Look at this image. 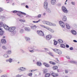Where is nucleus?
<instances>
[{
  "label": "nucleus",
  "mask_w": 77,
  "mask_h": 77,
  "mask_svg": "<svg viewBox=\"0 0 77 77\" xmlns=\"http://www.w3.org/2000/svg\"><path fill=\"white\" fill-rule=\"evenodd\" d=\"M51 75H52L53 77H57V76H59V75L57 74H56L53 72L51 73Z\"/></svg>",
  "instance_id": "obj_11"
},
{
  "label": "nucleus",
  "mask_w": 77,
  "mask_h": 77,
  "mask_svg": "<svg viewBox=\"0 0 77 77\" xmlns=\"http://www.w3.org/2000/svg\"><path fill=\"white\" fill-rule=\"evenodd\" d=\"M19 69L22 71H25L26 70V68H25V67H22L19 68Z\"/></svg>",
  "instance_id": "obj_10"
},
{
  "label": "nucleus",
  "mask_w": 77,
  "mask_h": 77,
  "mask_svg": "<svg viewBox=\"0 0 77 77\" xmlns=\"http://www.w3.org/2000/svg\"><path fill=\"white\" fill-rule=\"evenodd\" d=\"M21 75H20L19 74H18L16 76V77H21Z\"/></svg>",
  "instance_id": "obj_44"
},
{
  "label": "nucleus",
  "mask_w": 77,
  "mask_h": 77,
  "mask_svg": "<svg viewBox=\"0 0 77 77\" xmlns=\"http://www.w3.org/2000/svg\"><path fill=\"white\" fill-rule=\"evenodd\" d=\"M46 14V13H44L43 14V15H44V16H45V15Z\"/></svg>",
  "instance_id": "obj_63"
},
{
  "label": "nucleus",
  "mask_w": 77,
  "mask_h": 77,
  "mask_svg": "<svg viewBox=\"0 0 77 77\" xmlns=\"http://www.w3.org/2000/svg\"><path fill=\"white\" fill-rule=\"evenodd\" d=\"M28 75H29V76H31L32 75V73H29L28 74Z\"/></svg>",
  "instance_id": "obj_42"
},
{
  "label": "nucleus",
  "mask_w": 77,
  "mask_h": 77,
  "mask_svg": "<svg viewBox=\"0 0 77 77\" xmlns=\"http://www.w3.org/2000/svg\"><path fill=\"white\" fill-rule=\"evenodd\" d=\"M49 54H50V55H51V56H53V55L51 53H48Z\"/></svg>",
  "instance_id": "obj_52"
},
{
  "label": "nucleus",
  "mask_w": 77,
  "mask_h": 77,
  "mask_svg": "<svg viewBox=\"0 0 77 77\" xmlns=\"http://www.w3.org/2000/svg\"><path fill=\"white\" fill-rule=\"evenodd\" d=\"M20 13H19L17 14V15L19 17H21V14Z\"/></svg>",
  "instance_id": "obj_41"
},
{
  "label": "nucleus",
  "mask_w": 77,
  "mask_h": 77,
  "mask_svg": "<svg viewBox=\"0 0 77 77\" xmlns=\"http://www.w3.org/2000/svg\"><path fill=\"white\" fill-rule=\"evenodd\" d=\"M19 13H21V14H22L23 15H26V14L24 12H23L21 11H18Z\"/></svg>",
  "instance_id": "obj_33"
},
{
  "label": "nucleus",
  "mask_w": 77,
  "mask_h": 77,
  "mask_svg": "<svg viewBox=\"0 0 77 77\" xmlns=\"http://www.w3.org/2000/svg\"><path fill=\"white\" fill-rule=\"evenodd\" d=\"M71 3L72 5H75V3H74V2H72Z\"/></svg>",
  "instance_id": "obj_55"
},
{
  "label": "nucleus",
  "mask_w": 77,
  "mask_h": 77,
  "mask_svg": "<svg viewBox=\"0 0 77 77\" xmlns=\"http://www.w3.org/2000/svg\"><path fill=\"white\" fill-rule=\"evenodd\" d=\"M59 24L60 25V26L62 27V28H64V27H65V24L62 21H59Z\"/></svg>",
  "instance_id": "obj_5"
},
{
  "label": "nucleus",
  "mask_w": 77,
  "mask_h": 77,
  "mask_svg": "<svg viewBox=\"0 0 77 77\" xmlns=\"http://www.w3.org/2000/svg\"><path fill=\"white\" fill-rule=\"evenodd\" d=\"M66 28H67L68 29H69L71 28L69 25L67 23H66Z\"/></svg>",
  "instance_id": "obj_17"
},
{
  "label": "nucleus",
  "mask_w": 77,
  "mask_h": 77,
  "mask_svg": "<svg viewBox=\"0 0 77 77\" xmlns=\"http://www.w3.org/2000/svg\"><path fill=\"white\" fill-rule=\"evenodd\" d=\"M56 60H57V61H58V62H59V60H58V58H56Z\"/></svg>",
  "instance_id": "obj_64"
},
{
  "label": "nucleus",
  "mask_w": 77,
  "mask_h": 77,
  "mask_svg": "<svg viewBox=\"0 0 77 77\" xmlns=\"http://www.w3.org/2000/svg\"><path fill=\"white\" fill-rule=\"evenodd\" d=\"M31 28L32 29H33L34 30V29H36V28L37 27H36V25H34V26H30Z\"/></svg>",
  "instance_id": "obj_14"
},
{
  "label": "nucleus",
  "mask_w": 77,
  "mask_h": 77,
  "mask_svg": "<svg viewBox=\"0 0 77 77\" xmlns=\"http://www.w3.org/2000/svg\"><path fill=\"white\" fill-rule=\"evenodd\" d=\"M38 18H41V14H39L38 15Z\"/></svg>",
  "instance_id": "obj_46"
},
{
  "label": "nucleus",
  "mask_w": 77,
  "mask_h": 77,
  "mask_svg": "<svg viewBox=\"0 0 77 77\" xmlns=\"http://www.w3.org/2000/svg\"><path fill=\"white\" fill-rule=\"evenodd\" d=\"M2 11H3V9L0 8V12H2Z\"/></svg>",
  "instance_id": "obj_57"
},
{
  "label": "nucleus",
  "mask_w": 77,
  "mask_h": 77,
  "mask_svg": "<svg viewBox=\"0 0 77 77\" xmlns=\"http://www.w3.org/2000/svg\"><path fill=\"white\" fill-rule=\"evenodd\" d=\"M56 2V0H52L51 1V4L52 5H54Z\"/></svg>",
  "instance_id": "obj_20"
},
{
  "label": "nucleus",
  "mask_w": 77,
  "mask_h": 77,
  "mask_svg": "<svg viewBox=\"0 0 77 77\" xmlns=\"http://www.w3.org/2000/svg\"><path fill=\"white\" fill-rule=\"evenodd\" d=\"M45 50H46V51H48V49H47V48H45Z\"/></svg>",
  "instance_id": "obj_61"
},
{
  "label": "nucleus",
  "mask_w": 77,
  "mask_h": 77,
  "mask_svg": "<svg viewBox=\"0 0 77 77\" xmlns=\"http://www.w3.org/2000/svg\"><path fill=\"white\" fill-rule=\"evenodd\" d=\"M3 23L2 22H0V27H2L3 25Z\"/></svg>",
  "instance_id": "obj_35"
},
{
  "label": "nucleus",
  "mask_w": 77,
  "mask_h": 77,
  "mask_svg": "<svg viewBox=\"0 0 77 77\" xmlns=\"http://www.w3.org/2000/svg\"><path fill=\"white\" fill-rule=\"evenodd\" d=\"M50 76V74L49 73H46L45 75V77H49Z\"/></svg>",
  "instance_id": "obj_22"
},
{
  "label": "nucleus",
  "mask_w": 77,
  "mask_h": 77,
  "mask_svg": "<svg viewBox=\"0 0 77 77\" xmlns=\"http://www.w3.org/2000/svg\"><path fill=\"white\" fill-rule=\"evenodd\" d=\"M43 72L44 74H45V73H47V69H44L43 70Z\"/></svg>",
  "instance_id": "obj_26"
},
{
  "label": "nucleus",
  "mask_w": 77,
  "mask_h": 77,
  "mask_svg": "<svg viewBox=\"0 0 77 77\" xmlns=\"http://www.w3.org/2000/svg\"><path fill=\"white\" fill-rule=\"evenodd\" d=\"M13 12L14 13V14H15V13H17V12H18V11H13Z\"/></svg>",
  "instance_id": "obj_45"
},
{
  "label": "nucleus",
  "mask_w": 77,
  "mask_h": 77,
  "mask_svg": "<svg viewBox=\"0 0 77 77\" xmlns=\"http://www.w3.org/2000/svg\"><path fill=\"white\" fill-rule=\"evenodd\" d=\"M52 26H56V24L54 23H52Z\"/></svg>",
  "instance_id": "obj_51"
},
{
  "label": "nucleus",
  "mask_w": 77,
  "mask_h": 77,
  "mask_svg": "<svg viewBox=\"0 0 77 77\" xmlns=\"http://www.w3.org/2000/svg\"><path fill=\"white\" fill-rule=\"evenodd\" d=\"M62 20L63 21H66V20H67L66 17L65 15H63Z\"/></svg>",
  "instance_id": "obj_8"
},
{
  "label": "nucleus",
  "mask_w": 77,
  "mask_h": 77,
  "mask_svg": "<svg viewBox=\"0 0 77 77\" xmlns=\"http://www.w3.org/2000/svg\"><path fill=\"white\" fill-rule=\"evenodd\" d=\"M66 48H69V45H66Z\"/></svg>",
  "instance_id": "obj_50"
},
{
  "label": "nucleus",
  "mask_w": 77,
  "mask_h": 77,
  "mask_svg": "<svg viewBox=\"0 0 77 77\" xmlns=\"http://www.w3.org/2000/svg\"><path fill=\"white\" fill-rule=\"evenodd\" d=\"M24 29L26 31H27L28 32L30 31V28L29 27H25L24 28Z\"/></svg>",
  "instance_id": "obj_13"
},
{
  "label": "nucleus",
  "mask_w": 77,
  "mask_h": 77,
  "mask_svg": "<svg viewBox=\"0 0 77 77\" xmlns=\"http://www.w3.org/2000/svg\"><path fill=\"white\" fill-rule=\"evenodd\" d=\"M46 38L47 40H49V39L51 38V35H47Z\"/></svg>",
  "instance_id": "obj_9"
},
{
  "label": "nucleus",
  "mask_w": 77,
  "mask_h": 77,
  "mask_svg": "<svg viewBox=\"0 0 77 77\" xmlns=\"http://www.w3.org/2000/svg\"><path fill=\"white\" fill-rule=\"evenodd\" d=\"M25 7L26 8H27V9H28L29 8V6H28L27 5H26Z\"/></svg>",
  "instance_id": "obj_56"
},
{
  "label": "nucleus",
  "mask_w": 77,
  "mask_h": 77,
  "mask_svg": "<svg viewBox=\"0 0 77 77\" xmlns=\"http://www.w3.org/2000/svg\"><path fill=\"white\" fill-rule=\"evenodd\" d=\"M12 60H13L12 58H9V62L10 63H11V62H12Z\"/></svg>",
  "instance_id": "obj_34"
},
{
  "label": "nucleus",
  "mask_w": 77,
  "mask_h": 77,
  "mask_svg": "<svg viewBox=\"0 0 77 77\" xmlns=\"http://www.w3.org/2000/svg\"><path fill=\"white\" fill-rule=\"evenodd\" d=\"M69 50H73V48H72V47L70 48Z\"/></svg>",
  "instance_id": "obj_48"
},
{
  "label": "nucleus",
  "mask_w": 77,
  "mask_h": 77,
  "mask_svg": "<svg viewBox=\"0 0 77 77\" xmlns=\"http://www.w3.org/2000/svg\"><path fill=\"white\" fill-rule=\"evenodd\" d=\"M47 25H48L49 26H53V23L51 22H48V23H47Z\"/></svg>",
  "instance_id": "obj_25"
},
{
  "label": "nucleus",
  "mask_w": 77,
  "mask_h": 77,
  "mask_svg": "<svg viewBox=\"0 0 77 77\" xmlns=\"http://www.w3.org/2000/svg\"><path fill=\"white\" fill-rule=\"evenodd\" d=\"M44 7L45 9H47V7H48V3L47 2H45L44 3Z\"/></svg>",
  "instance_id": "obj_7"
},
{
  "label": "nucleus",
  "mask_w": 77,
  "mask_h": 77,
  "mask_svg": "<svg viewBox=\"0 0 77 77\" xmlns=\"http://www.w3.org/2000/svg\"><path fill=\"white\" fill-rule=\"evenodd\" d=\"M2 48L4 50H6V47H5V46H3Z\"/></svg>",
  "instance_id": "obj_39"
},
{
  "label": "nucleus",
  "mask_w": 77,
  "mask_h": 77,
  "mask_svg": "<svg viewBox=\"0 0 77 77\" xmlns=\"http://www.w3.org/2000/svg\"><path fill=\"white\" fill-rule=\"evenodd\" d=\"M43 23H44V24H47L48 22L44 21H43Z\"/></svg>",
  "instance_id": "obj_38"
},
{
  "label": "nucleus",
  "mask_w": 77,
  "mask_h": 77,
  "mask_svg": "<svg viewBox=\"0 0 77 77\" xmlns=\"http://www.w3.org/2000/svg\"><path fill=\"white\" fill-rule=\"evenodd\" d=\"M60 46L62 48H65V45L63 44H61Z\"/></svg>",
  "instance_id": "obj_31"
},
{
  "label": "nucleus",
  "mask_w": 77,
  "mask_h": 77,
  "mask_svg": "<svg viewBox=\"0 0 77 77\" xmlns=\"http://www.w3.org/2000/svg\"><path fill=\"white\" fill-rule=\"evenodd\" d=\"M57 41H55L54 42V45H57Z\"/></svg>",
  "instance_id": "obj_36"
},
{
  "label": "nucleus",
  "mask_w": 77,
  "mask_h": 77,
  "mask_svg": "<svg viewBox=\"0 0 77 77\" xmlns=\"http://www.w3.org/2000/svg\"><path fill=\"white\" fill-rule=\"evenodd\" d=\"M40 26L42 27H43V28H45V26L44 25H40Z\"/></svg>",
  "instance_id": "obj_49"
},
{
  "label": "nucleus",
  "mask_w": 77,
  "mask_h": 77,
  "mask_svg": "<svg viewBox=\"0 0 77 77\" xmlns=\"http://www.w3.org/2000/svg\"><path fill=\"white\" fill-rule=\"evenodd\" d=\"M52 50L54 51L56 53H57L59 54H62V51H61L60 50H59L57 49L56 48L55 49H52Z\"/></svg>",
  "instance_id": "obj_2"
},
{
  "label": "nucleus",
  "mask_w": 77,
  "mask_h": 77,
  "mask_svg": "<svg viewBox=\"0 0 77 77\" xmlns=\"http://www.w3.org/2000/svg\"><path fill=\"white\" fill-rule=\"evenodd\" d=\"M37 34L38 35L40 36H43L44 35V32L42 31H38L37 32Z\"/></svg>",
  "instance_id": "obj_4"
},
{
  "label": "nucleus",
  "mask_w": 77,
  "mask_h": 77,
  "mask_svg": "<svg viewBox=\"0 0 77 77\" xmlns=\"http://www.w3.org/2000/svg\"><path fill=\"white\" fill-rule=\"evenodd\" d=\"M11 51L10 50L8 51L7 52V53L8 54H11Z\"/></svg>",
  "instance_id": "obj_32"
},
{
  "label": "nucleus",
  "mask_w": 77,
  "mask_h": 77,
  "mask_svg": "<svg viewBox=\"0 0 77 77\" xmlns=\"http://www.w3.org/2000/svg\"><path fill=\"white\" fill-rule=\"evenodd\" d=\"M53 61H50L49 62V63H51V64H52V63H53Z\"/></svg>",
  "instance_id": "obj_62"
},
{
  "label": "nucleus",
  "mask_w": 77,
  "mask_h": 77,
  "mask_svg": "<svg viewBox=\"0 0 77 77\" xmlns=\"http://www.w3.org/2000/svg\"><path fill=\"white\" fill-rule=\"evenodd\" d=\"M52 65H56V63H55L54 62H52Z\"/></svg>",
  "instance_id": "obj_60"
},
{
  "label": "nucleus",
  "mask_w": 77,
  "mask_h": 77,
  "mask_svg": "<svg viewBox=\"0 0 77 77\" xmlns=\"http://www.w3.org/2000/svg\"><path fill=\"white\" fill-rule=\"evenodd\" d=\"M38 70V69H35V70H33L32 71V72H33L34 71H37Z\"/></svg>",
  "instance_id": "obj_58"
},
{
  "label": "nucleus",
  "mask_w": 77,
  "mask_h": 77,
  "mask_svg": "<svg viewBox=\"0 0 77 77\" xmlns=\"http://www.w3.org/2000/svg\"><path fill=\"white\" fill-rule=\"evenodd\" d=\"M70 62L72 63H74L75 64H76L77 63V62H75V61H70Z\"/></svg>",
  "instance_id": "obj_30"
},
{
  "label": "nucleus",
  "mask_w": 77,
  "mask_h": 77,
  "mask_svg": "<svg viewBox=\"0 0 77 77\" xmlns=\"http://www.w3.org/2000/svg\"><path fill=\"white\" fill-rule=\"evenodd\" d=\"M3 27H4L6 30H9V26L5 24H3Z\"/></svg>",
  "instance_id": "obj_6"
},
{
  "label": "nucleus",
  "mask_w": 77,
  "mask_h": 77,
  "mask_svg": "<svg viewBox=\"0 0 77 77\" xmlns=\"http://www.w3.org/2000/svg\"><path fill=\"white\" fill-rule=\"evenodd\" d=\"M20 33L21 34H23L24 33V30L23 29H21L20 30Z\"/></svg>",
  "instance_id": "obj_24"
},
{
  "label": "nucleus",
  "mask_w": 77,
  "mask_h": 77,
  "mask_svg": "<svg viewBox=\"0 0 77 77\" xmlns=\"http://www.w3.org/2000/svg\"><path fill=\"white\" fill-rule=\"evenodd\" d=\"M53 69H57L58 68V67L57 66H54L53 67Z\"/></svg>",
  "instance_id": "obj_29"
},
{
  "label": "nucleus",
  "mask_w": 77,
  "mask_h": 77,
  "mask_svg": "<svg viewBox=\"0 0 77 77\" xmlns=\"http://www.w3.org/2000/svg\"><path fill=\"white\" fill-rule=\"evenodd\" d=\"M1 43L2 44H6V41L5 39H2L1 40Z\"/></svg>",
  "instance_id": "obj_12"
},
{
  "label": "nucleus",
  "mask_w": 77,
  "mask_h": 77,
  "mask_svg": "<svg viewBox=\"0 0 77 77\" xmlns=\"http://www.w3.org/2000/svg\"><path fill=\"white\" fill-rule=\"evenodd\" d=\"M5 33V32L3 31H0V35H3V34Z\"/></svg>",
  "instance_id": "obj_28"
},
{
  "label": "nucleus",
  "mask_w": 77,
  "mask_h": 77,
  "mask_svg": "<svg viewBox=\"0 0 77 77\" xmlns=\"http://www.w3.org/2000/svg\"><path fill=\"white\" fill-rule=\"evenodd\" d=\"M20 21L21 23H23L24 22H25V20H22V19H21L20 20Z\"/></svg>",
  "instance_id": "obj_40"
},
{
  "label": "nucleus",
  "mask_w": 77,
  "mask_h": 77,
  "mask_svg": "<svg viewBox=\"0 0 77 77\" xmlns=\"http://www.w3.org/2000/svg\"><path fill=\"white\" fill-rule=\"evenodd\" d=\"M43 65H45V66H46V67H47L48 68V67H50V65L47 63H43Z\"/></svg>",
  "instance_id": "obj_16"
},
{
  "label": "nucleus",
  "mask_w": 77,
  "mask_h": 77,
  "mask_svg": "<svg viewBox=\"0 0 77 77\" xmlns=\"http://www.w3.org/2000/svg\"><path fill=\"white\" fill-rule=\"evenodd\" d=\"M2 77H7V76L6 75H4L2 76Z\"/></svg>",
  "instance_id": "obj_54"
},
{
  "label": "nucleus",
  "mask_w": 77,
  "mask_h": 77,
  "mask_svg": "<svg viewBox=\"0 0 77 77\" xmlns=\"http://www.w3.org/2000/svg\"><path fill=\"white\" fill-rule=\"evenodd\" d=\"M29 51H30V52H31V53H33V52H34V51L33 50H29Z\"/></svg>",
  "instance_id": "obj_47"
},
{
  "label": "nucleus",
  "mask_w": 77,
  "mask_h": 77,
  "mask_svg": "<svg viewBox=\"0 0 77 77\" xmlns=\"http://www.w3.org/2000/svg\"><path fill=\"white\" fill-rule=\"evenodd\" d=\"M15 27H11L9 28L8 31L10 32H11V36H14V35H15V34L16 32H15Z\"/></svg>",
  "instance_id": "obj_1"
},
{
  "label": "nucleus",
  "mask_w": 77,
  "mask_h": 77,
  "mask_svg": "<svg viewBox=\"0 0 77 77\" xmlns=\"http://www.w3.org/2000/svg\"><path fill=\"white\" fill-rule=\"evenodd\" d=\"M65 73H67L68 72V70L65 69Z\"/></svg>",
  "instance_id": "obj_43"
},
{
  "label": "nucleus",
  "mask_w": 77,
  "mask_h": 77,
  "mask_svg": "<svg viewBox=\"0 0 77 77\" xmlns=\"http://www.w3.org/2000/svg\"><path fill=\"white\" fill-rule=\"evenodd\" d=\"M66 58H67V59H70V57H69V56H67L66 57Z\"/></svg>",
  "instance_id": "obj_53"
},
{
  "label": "nucleus",
  "mask_w": 77,
  "mask_h": 77,
  "mask_svg": "<svg viewBox=\"0 0 77 77\" xmlns=\"http://www.w3.org/2000/svg\"><path fill=\"white\" fill-rule=\"evenodd\" d=\"M46 9L47 12H48V13H50L51 12V10L49 8H47Z\"/></svg>",
  "instance_id": "obj_19"
},
{
  "label": "nucleus",
  "mask_w": 77,
  "mask_h": 77,
  "mask_svg": "<svg viewBox=\"0 0 77 77\" xmlns=\"http://www.w3.org/2000/svg\"><path fill=\"white\" fill-rule=\"evenodd\" d=\"M37 65L38 66H41L42 65L41 63L40 62H38L37 63Z\"/></svg>",
  "instance_id": "obj_23"
},
{
  "label": "nucleus",
  "mask_w": 77,
  "mask_h": 77,
  "mask_svg": "<svg viewBox=\"0 0 77 77\" xmlns=\"http://www.w3.org/2000/svg\"><path fill=\"white\" fill-rule=\"evenodd\" d=\"M73 41L74 42H77V41L76 40H73Z\"/></svg>",
  "instance_id": "obj_59"
},
{
  "label": "nucleus",
  "mask_w": 77,
  "mask_h": 77,
  "mask_svg": "<svg viewBox=\"0 0 77 77\" xmlns=\"http://www.w3.org/2000/svg\"><path fill=\"white\" fill-rule=\"evenodd\" d=\"M71 32L73 34V35H75L77 34V33L76 32V31L74 30H71Z\"/></svg>",
  "instance_id": "obj_15"
},
{
  "label": "nucleus",
  "mask_w": 77,
  "mask_h": 77,
  "mask_svg": "<svg viewBox=\"0 0 77 77\" xmlns=\"http://www.w3.org/2000/svg\"><path fill=\"white\" fill-rule=\"evenodd\" d=\"M3 56L4 57H8V55L7 54H5Z\"/></svg>",
  "instance_id": "obj_37"
},
{
  "label": "nucleus",
  "mask_w": 77,
  "mask_h": 77,
  "mask_svg": "<svg viewBox=\"0 0 77 77\" xmlns=\"http://www.w3.org/2000/svg\"><path fill=\"white\" fill-rule=\"evenodd\" d=\"M48 30H49V31H50V32H52V33H53V32H54V30L51 29V28L48 29Z\"/></svg>",
  "instance_id": "obj_27"
},
{
  "label": "nucleus",
  "mask_w": 77,
  "mask_h": 77,
  "mask_svg": "<svg viewBox=\"0 0 77 77\" xmlns=\"http://www.w3.org/2000/svg\"><path fill=\"white\" fill-rule=\"evenodd\" d=\"M62 10L63 12L64 13H65L66 14L68 12V10L66 8V7L64 6H63L62 7Z\"/></svg>",
  "instance_id": "obj_3"
},
{
  "label": "nucleus",
  "mask_w": 77,
  "mask_h": 77,
  "mask_svg": "<svg viewBox=\"0 0 77 77\" xmlns=\"http://www.w3.org/2000/svg\"><path fill=\"white\" fill-rule=\"evenodd\" d=\"M57 42L58 43H59V44H61L62 43H63V40L60 39H59L58 40Z\"/></svg>",
  "instance_id": "obj_18"
},
{
  "label": "nucleus",
  "mask_w": 77,
  "mask_h": 77,
  "mask_svg": "<svg viewBox=\"0 0 77 77\" xmlns=\"http://www.w3.org/2000/svg\"><path fill=\"white\" fill-rule=\"evenodd\" d=\"M25 39L26 41H28V42L30 41V39L29 37H25Z\"/></svg>",
  "instance_id": "obj_21"
}]
</instances>
